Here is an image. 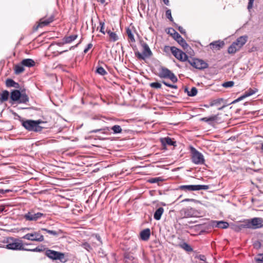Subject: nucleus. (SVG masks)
Segmentation results:
<instances>
[{
    "mask_svg": "<svg viewBox=\"0 0 263 263\" xmlns=\"http://www.w3.org/2000/svg\"><path fill=\"white\" fill-rule=\"evenodd\" d=\"M45 255L51 259L59 260L63 263L67 261V259L65 257V254L62 252L47 249L45 252Z\"/></svg>",
    "mask_w": 263,
    "mask_h": 263,
    "instance_id": "nucleus-5",
    "label": "nucleus"
},
{
    "mask_svg": "<svg viewBox=\"0 0 263 263\" xmlns=\"http://www.w3.org/2000/svg\"><path fill=\"white\" fill-rule=\"evenodd\" d=\"M126 34L130 40V42H135V39L134 36V34L132 33V30L129 28H127L126 29Z\"/></svg>",
    "mask_w": 263,
    "mask_h": 263,
    "instance_id": "nucleus-37",
    "label": "nucleus"
},
{
    "mask_svg": "<svg viewBox=\"0 0 263 263\" xmlns=\"http://www.w3.org/2000/svg\"><path fill=\"white\" fill-rule=\"evenodd\" d=\"M82 39H81V40L80 41V42H79L78 44H77L75 46H73L70 47V48H69V50H71V49H74L75 47H77L78 46V45H79L80 44H81V42H82Z\"/></svg>",
    "mask_w": 263,
    "mask_h": 263,
    "instance_id": "nucleus-59",
    "label": "nucleus"
},
{
    "mask_svg": "<svg viewBox=\"0 0 263 263\" xmlns=\"http://www.w3.org/2000/svg\"><path fill=\"white\" fill-rule=\"evenodd\" d=\"M22 125L27 130L30 132H40L43 127L40 125L42 122L40 120H21Z\"/></svg>",
    "mask_w": 263,
    "mask_h": 263,
    "instance_id": "nucleus-2",
    "label": "nucleus"
},
{
    "mask_svg": "<svg viewBox=\"0 0 263 263\" xmlns=\"http://www.w3.org/2000/svg\"><path fill=\"white\" fill-rule=\"evenodd\" d=\"M96 72L101 76H104L107 73L106 70L101 66L97 68Z\"/></svg>",
    "mask_w": 263,
    "mask_h": 263,
    "instance_id": "nucleus-40",
    "label": "nucleus"
},
{
    "mask_svg": "<svg viewBox=\"0 0 263 263\" xmlns=\"http://www.w3.org/2000/svg\"><path fill=\"white\" fill-rule=\"evenodd\" d=\"M261 242L258 241V240H257V241H255L254 243H253V247L255 249H258L259 248H261Z\"/></svg>",
    "mask_w": 263,
    "mask_h": 263,
    "instance_id": "nucleus-48",
    "label": "nucleus"
},
{
    "mask_svg": "<svg viewBox=\"0 0 263 263\" xmlns=\"http://www.w3.org/2000/svg\"><path fill=\"white\" fill-rule=\"evenodd\" d=\"M211 226L212 227L227 229L229 227V224L228 222L224 221H213Z\"/></svg>",
    "mask_w": 263,
    "mask_h": 263,
    "instance_id": "nucleus-18",
    "label": "nucleus"
},
{
    "mask_svg": "<svg viewBox=\"0 0 263 263\" xmlns=\"http://www.w3.org/2000/svg\"><path fill=\"white\" fill-rule=\"evenodd\" d=\"M174 23V25L175 26H176V27H178V30L179 31V32L181 33H182L183 34H185V33H186L185 30V29H184L182 27H181V26H178V25L176 23Z\"/></svg>",
    "mask_w": 263,
    "mask_h": 263,
    "instance_id": "nucleus-49",
    "label": "nucleus"
},
{
    "mask_svg": "<svg viewBox=\"0 0 263 263\" xmlns=\"http://www.w3.org/2000/svg\"><path fill=\"white\" fill-rule=\"evenodd\" d=\"M224 45V43L223 41L218 40L211 43L209 46L211 49L213 50H219L223 47Z\"/></svg>",
    "mask_w": 263,
    "mask_h": 263,
    "instance_id": "nucleus-16",
    "label": "nucleus"
},
{
    "mask_svg": "<svg viewBox=\"0 0 263 263\" xmlns=\"http://www.w3.org/2000/svg\"><path fill=\"white\" fill-rule=\"evenodd\" d=\"M44 216L43 213L40 212L34 213L32 212H28L24 215V218L28 221H36Z\"/></svg>",
    "mask_w": 263,
    "mask_h": 263,
    "instance_id": "nucleus-12",
    "label": "nucleus"
},
{
    "mask_svg": "<svg viewBox=\"0 0 263 263\" xmlns=\"http://www.w3.org/2000/svg\"><path fill=\"white\" fill-rule=\"evenodd\" d=\"M149 86L152 88H156V89L160 88L161 87V83H160L158 82L151 83H150Z\"/></svg>",
    "mask_w": 263,
    "mask_h": 263,
    "instance_id": "nucleus-44",
    "label": "nucleus"
},
{
    "mask_svg": "<svg viewBox=\"0 0 263 263\" xmlns=\"http://www.w3.org/2000/svg\"><path fill=\"white\" fill-rule=\"evenodd\" d=\"M23 238L39 242L44 241V236L39 232H35L33 233H28L23 236Z\"/></svg>",
    "mask_w": 263,
    "mask_h": 263,
    "instance_id": "nucleus-11",
    "label": "nucleus"
},
{
    "mask_svg": "<svg viewBox=\"0 0 263 263\" xmlns=\"http://www.w3.org/2000/svg\"><path fill=\"white\" fill-rule=\"evenodd\" d=\"M21 92L18 90H13L11 92L10 99L13 101H18L21 97Z\"/></svg>",
    "mask_w": 263,
    "mask_h": 263,
    "instance_id": "nucleus-22",
    "label": "nucleus"
},
{
    "mask_svg": "<svg viewBox=\"0 0 263 263\" xmlns=\"http://www.w3.org/2000/svg\"><path fill=\"white\" fill-rule=\"evenodd\" d=\"M66 43H64V41H62L61 42H59L57 43V45L59 46H61Z\"/></svg>",
    "mask_w": 263,
    "mask_h": 263,
    "instance_id": "nucleus-63",
    "label": "nucleus"
},
{
    "mask_svg": "<svg viewBox=\"0 0 263 263\" xmlns=\"http://www.w3.org/2000/svg\"><path fill=\"white\" fill-rule=\"evenodd\" d=\"M160 141L163 147V149H166V145H173L174 146H177L176 142L175 141L173 140V139L169 137L161 138L160 139Z\"/></svg>",
    "mask_w": 263,
    "mask_h": 263,
    "instance_id": "nucleus-15",
    "label": "nucleus"
},
{
    "mask_svg": "<svg viewBox=\"0 0 263 263\" xmlns=\"http://www.w3.org/2000/svg\"><path fill=\"white\" fill-rule=\"evenodd\" d=\"M14 70L15 74H19L24 71L25 68L24 65H23L21 62L20 64L16 65L14 66Z\"/></svg>",
    "mask_w": 263,
    "mask_h": 263,
    "instance_id": "nucleus-29",
    "label": "nucleus"
},
{
    "mask_svg": "<svg viewBox=\"0 0 263 263\" xmlns=\"http://www.w3.org/2000/svg\"><path fill=\"white\" fill-rule=\"evenodd\" d=\"M223 101V99L222 98H220V99H218L216 100L215 101V103H214V104H220V103ZM213 105V104H212V105Z\"/></svg>",
    "mask_w": 263,
    "mask_h": 263,
    "instance_id": "nucleus-58",
    "label": "nucleus"
},
{
    "mask_svg": "<svg viewBox=\"0 0 263 263\" xmlns=\"http://www.w3.org/2000/svg\"><path fill=\"white\" fill-rule=\"evenodd\" d=\"M217 118H218V115H214V116H211L209 118L205 117V118H201V120L206 122H209L210 121H215L217 119Z\"/></svg>",
    "mask_w": 263,
    "mask_h": 263,
    "instance_id": "nucleus-35",
    "label": "nucleus"
},
{
    "mask_svg": "<svg viewBox=\"0 0 263 263\" xmlns=\"http://www.w3.org/2000/svg\"><path fill=\"white\" fill-rule=\"evenodd\" d=\"M164 3L166 5H169V1L168 0H163Z\"/></svg>",
    "mask_w": 263,
    "mask_h": 263,
    "instance_id": "nucleus-64",
    "label": "nucleus"
},
{
    "mask_svg": "<svg viewBox=\"0 0 263 263\" xmlns=\"http://www.w3.org/2000/svg\"><path fill=\"white\" fill-rule=\"evenodd\" d=\"M110 130H112V133L114 134H120L122 132L121 127L119 125H115L111 127H110Z\"/></svg>",
    "mask_w": 263,
    "mask_h": 263,
    "instance_id": "nucleus-31",
    "label": "nucleus"
},
{
    "mask_svg": "<svg viewBox=\"0 0 263 263\" xmlns=\"http://www.w3.org/2000/svg\"><path fill=\"white\" fill-rule=\"evenodd\" d=\"M14 81L11 79H8L6 81V85L7 87H12Z\"/></svg>",
    "mask_w": 263,
    "mask_h": 263,
    "instance_id": "nucleus-43",
    "label": "nucleus"
},
{
    "mask_svg": "<svg viewBox=\"0 0 263 263\" xmlns=\"http://www.w3.org/2000/svg\"><path fill=\"white\" fill-rule=\"evenodd\" d=\"M186 201H192V202H195L196 200L194 199H189V198H186L183 200H182L181 202H186Z\"/></svg>",
    "mask_w": 263,
    "mask_h": 263,
    "instance_id": "nucleus-55",
    "label": "nucleus"
},
{
    "mask_svg": "<svg viewBox=\"0 0 263 263\" xmlns=\"http://www.w3.org/2000/svg\"><path fill=\"white\" fill-rule=\"evenodd\" d=\"M124 258L125 263H137V259L133 256L131 253H125L124 254Z\"/></svg>",
    "mask_w": 263,
    "mask_h": 263,
    "instance_id": "nucleus-19",
    "label": "nucleus"
},
{
    "mask_svg": "<svg viewBox=\"0 0 263 263\" xmlns=\"http://www.w3.org/2000/svg\"><path fill=\"white\" fill-rule=\"evenodd\" d=\"M99 24L100 26V32L104 34L105 33V32L104 31L105 23L102 21H100Z\"/></svg>",
    "mask_w": 263,
    "mask_h": 263,
    "instance_id": "nucleus-46",
    "label": "nucleus"
},
{
    "mask_svg": "<svg viewBox=\"0 0 263 263\" xmlns=\"http://www.w3.org/2000/svg\"><path fill=\"white\" fill-rule=\"evenodd\" d=\"M256 263H263V254H259L254 258Z\"/></svg>",
    "mask_w": 263,
    "mask_h": 263,
    "instance_id": "nucleus-41",
    "label": "nucleus"
},
{
    "mask_svg": "<svg viewBox=\"0 0 263 263\" xmlns=\"http://www.w3.org/2000/svg\"><path fill=\"white\" fill-rule=\"evenodd\" d=\"M106 32L108 34L109 36V39L111 41L116 42L119 39L117 34L115 32H112L109 29H107Z\"/></svg>",
    "mask_w": 263,
    "mask_h": 263,
    "instance_id": "nucleus-28",
    "label": "nucleus"
},
{
    "mask_svg": "<svg viewBox=\"0 0 263 263\" xmlns=\"http://www.w3.org/2000/svg\"><path fill=\"white\" fill-rule=\"evenodd\" d=\"M20 87V84L18 83L14 82L12 87H14L15 88H19Z\"/></svg>",
    "mask_w": 263,
    "mask_h": 263,
    "instance_id": "nucleus-60",
    "label": "nucleus"
},
{
    "mask_svg": "<svg viewBox=\"0 0 263 263\" xmlns=\"http://www.w3.org/2000/svg\"><path fill=\"white\" fill-rule=\"evenodd\" d=\"M162 83L167 87H169L170 85L171 84L167 83L166 82H165L164 81H162Z\"/></svg>",
    "mask_w": 263,
    "mask_h": 263,
    "instance_id": "nucleus-62",
    "label": "nucleus"
},
{
    "mask_svg": "<svg viewBox=\"0 0 263 263\" xmlns=\"http://www.w3.org/2000/svg\"><path fill=\"white\" fill-rule=\"evenodd\" d=\"M240 49L237 46V44L233 42L228 48V52L230 54H234Z\"/></svg>",
    "mask_w": 263,
    "mask_h": 263,
    "instance_id": "nucleus-25",
    "label": "nucleus"
},
{
    "mask_svg": "<svg viewBox=\"0 0 263 263\" xmlns=\"http://www.w3.org/2000/svg\"><path fill=\"white\" fill-rule=\"evenodd\" d=\"M95 237H96V239L98 240L100 242V244H102L101 238L99 234H96Z\"/></svg>",
    "mask_w": 263,
    "mask_h": 263,
    "instance_id": "nucleus-56",
    "label": "nucleus"
},
{
    "mask_svg": "<svg viewBox=\"0 0 263 263\" xmlns=\"http://www.w3.org/2000/svg\"><path fill=\"white\" fill-rule=\"evenodd\" d=\"M110 130V127H105L101 129H97L90 130L89 133H96L97 132H101L102 134H106L107 132H109Z\"/></svg>",
    "mask_w": 263,
    "mask_h": 263,
    "instance_id": "nucleus-33",
    "label": "nucleus"
},
{
    "mask_svg": "<svg viewBox=\"0 0 263 263\" xmlns=\"http://www.w3.org/2000/svg\"><path fill=\"white\" fill-rule=\"evenodd\" d=\"M9 96V92L7 90H4L1 93L0 101L3 102L8 100Z\"/></svg>",
    "mask_w": 263,
    "mask_h": 263,
    "instance_id": "nucleus-32",
    "label": "nucleus"
},
{
    "mask_svg": "<svg viewBox=\"0 0 263 263\" xmlns=\"http://www.w3.org/2000/svg\"><path fill=\"white\" fill-rule=\"evenodd\" d=\"M25 250L30 251H32V252H41V251H42V250L41 249H40L38 247H36L33 249H29V250L26 249Z\"/></svg>",
    "mask_w": 263,
    "mask_h": 263,
    "instance_id": "nucleus-53",
    "label": "nucleus"
},
{
    "mask_svg": "<svg viewBox=\"0 0 263 263\" xmlns=\"http://www.w3.org/2000/svg\"><path fill=\"white\" fill-rule=\"evenodd\" d=\"M6 248L12 250H25L21 240L10 237L8 240Z\"/></svg>",
    "mask_w": 263,
    "mask_h": 263,
    "instance_id": "nucleus-6",
    "label": "nucleus"
},
{
    "mask_svg": "<svg viewBox=\"0 0 263 263\" xmlns=\"http://www.w3.org/2000/svg\"><path fill=\"white\" fill-rule=\"evenodd\" d=\"M172 30H175V29L173 28H169L167 33L170 34L173 37H174V35L173 34V32L172 31Z\"/></svg>",
    "mask_w": 263,
    "mask_h": 263,
    "instance_id": "nucleus-57",
    "label": "nucleus"
},
{
    "mask_svg": "<svg viewBox=\"0 0 263 263\" xmlns=\"http://www.w3.org/2000/svg\"><path fill=\"white\" fill-rule=\"evenodd\" d=\"M29 101V98L25 92L22 91L21 93V97L18 102L19 103H26Z\"/></svg>",
    "mask_w": 263,
    "mask_h": 263,
    "instance_id": "nucleus-30",
    "label": "nucleus"
},
{
    "mask_svg": "<svg viewBox=\"0 0 263 263\" xmlns=\"http://www.w3.org/2000/svg\"><path fill=\"white\" fill-rule=\"evenodd\" d=\"M164 212V209L162 207L159 208L154 213V218L156 220L161 219V216Z\"/></svg>",
    "mask_w": 263,
    "mask_h": 263,
    "instance_id": "nucleus-26",
    "label": "nucleus"
},
{
    "mask_svg": "<svg viewBox=\"0 0 263 263\" xmlns=\"http://www.w3.org/2000/svg\"><path fill=\"white\" fill-rule=\"evenodd\" d=\"M141 46L143 48L142 53H141L138 51H136L135 52V54L138 59L145 60L146 58L151 57L153 53L147 43L143 42L141 44Z\"/></svg>",
    "mask_w": 263,
    "mask_h": 263,
    "instance_id": "nucleus-7",
    "label": "nucleus"
},
{
    "mask_svg": "<svg viewBox=\"0 0 263 263\" xmlns=\"http://www.w3.org/2000/svg\"><path fill=\"white\" fill-rule=\"evenodd\" d=\"M158 76L160 78H168L173 83H176L178 81V78L168 68L161 66L159 69V73Z\"/></svg>",
    "mask_w": 263,
    "mask_h": 263,
    "instance_id": "nucleus-4",
    "label": "nucleus"
},
{
    "mask_svg": "<svg viewBox=\"0 0 263 263\" xmlns=\"http://www.w3.org/2000/svg\"><path fill=\"white\" fill-rule=\"evenodd\" d=\"M194 210L193 208L186 209L184 210V217H192L194 215Z\"/></svg>",
    "mask_w": 263,
    "mask_h": 263,
    "instance_id": "nucleus-34",
    "label": "nucleus"
},
{
    "mask_svg": "<svg viewBox=\"0 0 263 263\" xmlns=\"http://www.w3.org/2000/svg\"><path fill=\"white\" fill-rule=\"evenodd\" d=\"M78 37L77 34H72L69 36H65L62 41H64V43L69 44L74 41Z\"/></svg>",
    "mask_w": 263,
    "mask_h": 263,
    "instance_id": "nucleus-24",
    "label": "nucleus"
},
{
    "mask_svg": "<svg viewBox=\"0 0 263 263\" xmlns=\"http://www.w3.org/2000/svg\"><path fill=\"white\" fill-rule=\"evenodd\" d=\"M54 17V15H52L47 19H46L45 17L41 18L40 20L39 24L36 26H34L33 27V30L36 31L39 27L42 28L48 25L50 23L53 21Z\"/></svg>",
    "mask_w": 263,
    "mask_h": 263,
    "instance_id": "nucleus-13",
    "label": "nucleus"
},
{
    "mask_svg": "<svg viewBox=\"0 0 263 263\" xmlns=\"http://www.w3.org/2000/svg\"><path fill=\"white\" fill-rule=\"evenodd\" d=\"M164 179L162 177H155L152 178L148 180V182L151 183H158L159 182H162Z\"/></svg>",
    "mask_w": 263,
    "mask_h": 263,
    "instance_id": "nucleus-36",
    "label": "nucleus"
},
{
    "mask_svg": "<svg viewBox=\"0 0 263 263\" xmlns=\"http://www.w3.org/2000/svg\"><path fill=\"white\" fill-rule=\"evenodd\" d=\"M263 227V218L261 217H254L247 219L238 226V230L242 229H257Z\"/></svg>",
    "mask_w": 263,
    "mask_h": 263,
    "instance_id": "nucleus-1",
    "label": "nucleus"
},
{
    "mask_svg": "<svg viewBox=\"0 0 263 263\" xmlns=\"http://www.w3.org/2000/svg\"><path fill=\"white\" fill-rule=\"evenodd\" d=\"M92 46L93 45L91 43L88 44L87 46V47L85 48V49L84 50V53H86L89 50V49L92 48Z\"/></svg>",
    "mask_w": 263,
    "mask_h": 263,
    "instance_id": "nucleus-51",
    "label": "nucleus"
},
{
    "mask_svg": "<svg viewBox=\"0 0 263 263\" xmlns=\"http://www.w3.org/2000/svg\"><path fill=\"white\" fill-rule=\"evenodd\" d=\"M197 89L196 87H193L190 91H187V95L190 97H194L197 95Z\"/></svg>",
    "mask_w": 263,
    "mask_h": 263,
    "instance_id": "nucleus-39",
    "label": "nucleus"
},
{
    "mask_svg": "<svg viewBox=\"0 0 263 263\" xmlns=\"http://www.w3.org/2000/svg\"><path fill=\"white\" fill-rule=\"evenodd\" d=\"M254 1V0H249V3L248 5V10H250L252 8Z\"/></svg>",
    "mask_w": 263,
    "mask_h": 263,
    "instance_id": "nucleus-52",
    "label": "nucleus"
},
{
    "mask_svg": "<svg viewBox=\"0 0 263 263\" xmlns=\"http://www.w3.org/2000/svg\"><path fill=\"white\" fill-rule=\"evenodd\" d=\"M21 64L27 67H31L35 65V62L31 59H25L21 61Z\"/></svg>",
    "mask_w": 263,
    "mask_h": 263,
    "instance_id": "nucleus-23",
    "label": "nucleus"
},
{
    "mask_svg": "<svg viewBox=\"0 0 263 263\" xmlns=\"http://www.w3.org/2000/svg\"><path fill=\"white\" fill-rule=\"evenodd\" d=\"M258 91V89L256 88H249L248 90H247L246 91H245V93L247 95L248 97L249 96H251L254 94H255L256 92Z\"/></svg>",
    "mask_w": 263,
    "mask_h": 263,
    "instance_id": "nucleus-38",
    "label": "nucleus"
},
{
    "mask_svg": "<svg viewBox=\"0 0 263 263\" xmlns=\"http://www.w3.org/2000/svg\"><path fill=\"white\" fill-rule=\"evenodd\" d=\"M172 53L178 60L182 62L187 61L189 59L186 54L183 52L181 50L176 48L175 46H172Z\"/></svg>",
    "mask_w": 263,
    "mask_h": 263,
    "instance_id": "nucleus-10",
    "label": "nucleus"
},
{
    "mask_svg": "<svg viewBox=\"0 0 263 263\" xmlns=\"http://www.w3.org/2000/svg\"><path fill=\"white\" fill-rule=\"evenodd\" d=\"M209 189L208 185H182L178 189L184 191H194L199 190H207Z\"/></svg>",
    "mask_w": 263,
    "mask_h": 263,
    "instance_id": "nucleus-9",
    "label": "nucleus"
},
{
    "mask_svg": "<svg viewBox=\"0 0 263 263\" xmlns=\"http://www.w3.org/2000/svg\"><path fill=\"white\" fill-rule=\"evenodd\" d=\"M151 235V231L148 228L142 230L140 232V238L142 240L147 241L149 239Z\"/></svg>",
    "mask_w": 263,
    "mask_h": 263,
    "instance_id": "nucleus-21",
    "label": "nucleus"
},
{
    "mask_svg": "<svg viewBox=\"0 0 263 263\" xmlns=\"http://www.w3.org/2000/svg\"><path fill=\"white\" fill-rule=\"evenodd\" d=\"M178 246L180 248L184 250L185 251H186L187 252H192L193 250L192 247L185 242H183L182 243H179L178 245Z\"/></svg>",
    "mask_w": 263,
    "mask_h": 263,
    "instance_id": "nucleus-27",
    "label": "nucleus"
},
{
    "mask_svg": "<svg viewBox=\"0 0 263 263\" xmlns=\"http://www.w3.org/2000/svg\"><path fill=\"white\" fill-rule=\"evenodd\" d=\"M41 231L45 232L47 233H48L49 235L55 237H58L63 233V231L60 229L50 230L47 228H42Z\"/></svg>",
    "mask_w": 263,
    "mask_h": 263,
    "instance_id": "nucleus-17",
    "label": "nucleus"
},
{
    "mask_svg": "<svg viewBox=\"0 0 263 263\" xmlns=\"http://www.w3.org/2000/svg\"><path fill=\"white\" fill-rule=\"evenodd\" d=\"M174 35V39L178 42V43L184 49H186L189 45L186 41L181 37V36L175 30H172Z\"/></svg>",
    "mask_w": 263,
    "mask_h": 263,
    "instance_id": "nucleus-14",
    "label": "nucleus"
},
{
    "mask_svg": "<svg viewBox=\"0 0 263 263\" xmlns=\"http://www.w3.org/2000/svg\"><path fill=\"white\" fill-rule=\"evenodd\" d=\"M247 40L248 36L247 35H243L237 38L236 41L234 42L240 49L246 43Z\"/></svg>",
    "mask_w": 263,
    "mask_h": 263,
    "instance_id": "nucleus-20",
    "label": "nucleus"
},
{
    "mask_svg": "<svg viewBox=\"0 0 263 263\" xmlns=\"http://www.w3.org/2000/svg\"><path fill=\"white\" fill-rule=\"evenodd\" d=\"M81 246L84 249H86L87 251H89L90 250L92 249V248H91V246H90V245L88 242H84V243H83L81 245Z\"/></svg>",
    "mask_w": 263,
    "mask_h": 263,
    "instance_id": "nucleus-47",
    "label": "nucleus"
},
{
    "mask_svg": "<svg viewBox=\"0 0 263 263\" xmlns=\"http://www.w3.org/2000/svg\"><path fill=\"white\" fill-rule=\"evenodd\" d=\"M190 149L192 162L195 164H203L205 162L203 155L193 146H190Z\"/></svg>",
    "mask_w": 263,
    "mask_h": 263,
    "instance_id": "nucleus-3",
    "label": "nucleus"
},
{
    "mask_svg": "<svg viewBox=\"0 0 263 263\" xmlns=\"http://www.w3.org/2000/svg\"><path fill=\"white\" fill-rule=\"evenodd\" d=\"M172 46L170 47L168 46H165L164 48V51L165 52H168L170 50L172 52Z\"/></svg>",
    "mask_w": 263,
    "mask_h": 263,
    "instance_id": "nucleus-54",
    "label": "nucleus"
},
{
    "mask_svg": "<svg viewBox=\"0 0 263 263\" xmlns=\"http://www.w3.org/2000/svg\"><path fill=\"white\" fill-rule=\"evenodd\" d=\"M241 100H242L243 99H244L245 98L248 97L247 95H246V93H244L242 96H241L240 97H239Z\"/></svg>",
    "mask_w": 263,
    "mask_h": 263,
    "instance_id": "nucleus-61",
    "label": "nucleus"
},
{
    "mask_svg": "<svg viewBox=\"0 0 263 263\" xmlns=\"http://www.w3.org/2000/svg\"><path fill=\"white\" fill-rule=\"evenodd\" d=\"M195 258L199 259L200 260L205 261L206 257L204 255H199L196 256Z\"/></svg>",
    "mask_w": 263,
    "mask_h": 263,
    "instance_id": "nucleus-50",
    "label": "nucleus"
},
{
    "mask_svg": "<svg viewBox=\"0 0 263 263\" xmlns=\"http://www.w3.org/2000/svg\"><path fill=\"white\" fill-rule=\"evenodd\" d=\"M194 68L198 69H204L208 67V64L202 60L199 59L189 58L187 62Z\"/></svg>",
    "mask_w": 263,
    "mask_h": 263,
    "instance_id": "nucleus-8",
    "label": "nucleus"
},
{
    "mask_svg": "<svg viewBox=\"0 0 263 263\" xmlns=\"http://www.w3.org/2000/svg\"><path fill=\"white\" fill-rule=\"evenodd\" d=\"M166 17L172 22H173V18L171 14V10L170 9H167L165 12Z\"/></svg>",
    "mask_w": 263,
    "mask_h": 263,
    "instance_id": "nucleus-45",
    "label": "nucleus"
},
{
    "mask_svg": "<svg viewBox=\"0 0 263 263\" xmlns=\"http://www.w3.org/2000/svg\"><path fill=\"white\" fill-rule=\"evenodd\" d=\"M234 85V82L233 81H228V82H224L222 84V86L225 88H228V87H231L232 86H233Z\"/></svg>",
    "mask_w": 263,
    "mask_h": 263,
    "instance_id": "nucleus-42",
    "label": "nucleus"
}]
</instances>
